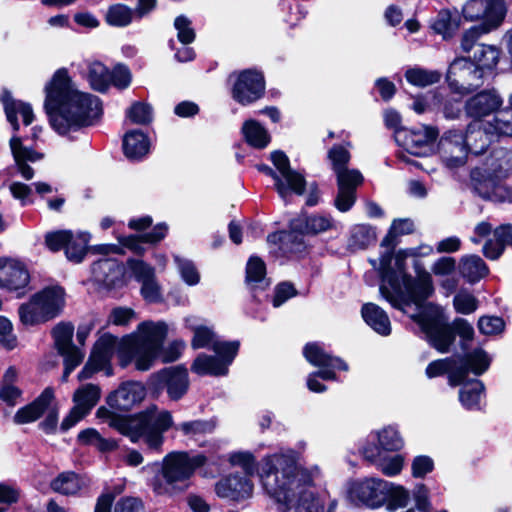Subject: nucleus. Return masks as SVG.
Listing matches in <instances>:
<instances>
[{"label":"nucleus","mask_w":512,"mask_h":512,"mask_svg":"<svg viewBox=\"0 0 512 512\" xmlns=\"http://www.w3.org/2000/svg\"><path fill=\"white\" fill-rule=\"evenodd\" d=\"M10 149L21 176L26 180L32 179L34 171L28 163H35L41 160L43 154L24 146L21 138L17 136H13L10 139Z\"/></svg>","instance_id":"obj_29"},{"label":"nucleus","mask_w":512,"mask_h":512,"mask_svg":"<svg viewBox=\"0 0 512 512\" xmlns=\"http://www.w3.org/2000/svg\"><path fill=\"white\" fill-rule=\"evenodd\" d=\"M455 310L460 314H471L478 308V300L468 291H459L453 299Z\"/></svg>","instance_id":"obj_59"},{"label":"nucleus","mask_w":512,"mask_h":512,"mask_svg":"<svg viewBox=\"0 0 512 512\" xmlns=\"http://www.w3.org/2000/svg\"><path fill=\"white\" fill-rule=\"evenodd\" d=\"M361 454L387 477L397 476L401 473L404 467L405 458L403 455H383V452H379L377 449H372L371 444L369 443L362 446Z\"/></svg>","instance_id":"obj_26"},{"label":"nucleus","mask_w":512,"mask_h":512,"mask_svg":"<svg viewBox=\"0 0 512 512\" xmlns=\"http://www.w3.org/2000/svg\"><path fill=\"white\" fill-rule=\"evenodd\" d=\"M77 440L82 445H92L102 452L112 451L118 447L117 441L103 438L94 428L80 431Z\"/></svg>","instance_id":"obj_47"},{"label":"nucleus","mask_w":512,"mask_h":512,"mask_svg":"<svg viewBox=\"0 0 512 512\" xmlns=\"http://www.w3.org/2000/svg\"><path fill=\"white\" fill-rule=\"evenodd\" d=\"M439 130L434 126L423 125L419 129H401L395 133V139L410 155L426 156L433 152Z\"/></svg>","instance_id":"obj_18"},{"label":"nucleus","mask_w":512,"mask_h":512,"mask_svg":"<svg viewBox=\"0 0 512 512\" xmlns=\"http://www.w3.org/2000/svg\"><path fill=\"white\" fill-rule=\"evenodd\" d=\"M83 76L90 87L100 93L109 89V69L99 61H86Z\"/></svg>","instance_id":"obj_38"},{"label":"nucleus","mask_w":512,"mask_h":512,"mask_svg":"<svg viewBox=\"0 0 512 512\" xmlns=\"http://www.w3.org/2000/svg\"><path fill=\"white\" fill-rule=\"evenodd\" d=\"M463 135L468 153L476 155L483 153L494 139L492 130L488 128L486 122L481 120L471 122Z\"/></svg>","instance_id":"obj_30"},{"label":"nucleus","mask_w":512,"mask_h":512,"mask_svg":"<svg viewBox=\"0 0 512 512\" xmlns=\"http://www.w3.org/2000/svg\"><path fill=\"white\" fill-rule=\"evenodd\" d=\"M174 262L184 283L195 286L200 282V273L192 260L175 255Z\"/></svg>","instance_id":"obj_54"},{"label":"nucleus","mask_w":512,"mask_h":512,"mask_svg":"<svg viewBox=\"0 0 512 512\" xmlns=\"http://www.w3.org/2000/svg\"><path fill=\"white\" fill-rule=\"evenodd\" d=\"M135 17V9L121 3L111 5L105 16L106 22L114 27H126Z\"/></svg>","instance_id":"obj_48"},{"label":"nucleus","mask_w":512,"mask_h":512,"mask_svg":"<svg viewBox=\"0 0 512 512\" xmlns=\"http://www.w3.org/2000/svg\"><path fill=\"white\" fill-rule=\"evenodd\" d=\"M483 72L468 58H456L447 71L449 87L456 93L467 94L483 84Z\"/></svg>","instance_id":"obj_15"},{"label":"nucleus","mask_w":512,"mask_h":512,"mask_svg":"<svg viewBox=\"0 0 512 512\" xmlns=\"http://www.w3.org/2000/svg\"><path fill=\"white\" fill-rule=\"evenodd\" d=\"M126 116L134 124L145 125L152 121L153 110L149 104L136 102L127 110Z\"/></svg>","instance_id":"obj_57"},{"label":"nucleus","mask_w":512,"mask_h":512,"mask_svg":"<svg viewBox=\"0 0 512 512\" xmlns=\"http://www.w3.org/2000/svg\"><path fill=\"white\" fill-rule=\"evenodd\" d=\"M493 238L485 243L483 253L487 258L495 260L503 253L505 245L512 243V226L498 227L494 230Z\"/></svg>","instance_id":"obj_41"},{"label":"nucleus","mask_w":512,"mask_h":512,"mask_svg":"<svg viewBox=\"0 0 512 512\" xmlns=\"http://www.w3.org/2000/svg\"><path fill=\"white\" fill-rule=\"evenodd\" d=\"M185 327L193 332L191 346L194 349H200L211 346L213 349L215 332L213 326L209 325L204 319L197 316H187L184 318Z\"/></svg>","instance_id":"obj_31"},{"label":"nucleus","mask_w":512,"mask_h":512,"mask_svg":"<svg viewBox=\"0 0 512 512\" xmlns=\"http://www.w3.org/2000/svg\"><path fill=\"white\" fill-rule=\"evenodd\" d=\"M299 452L282 449L261 460L259 477L278 512H335L336 499L327 503L312 490V476L298 467Z\"/></svg>","instance_id":"obj_2"},{"label":"nucleus","mask_w":512,"mask_h":512,"mask_svg":"<svg viewBox=\"0 0 512 512\" xmlns=\"http://www.w3.org/2000/svg\"><path fill=\"white\" fill-rule=\"evenodd\" d=\"M217 422L215 419L208 420H192L180 423L176 429L186 436L195 437L212 433L216 428Z\"/></svg>","instance_id":"obj_52"},{"label":"nucleus","mask_w":512,"mask_h":512,"mask_svg":"<svg viewBox=\"0 0 512 512\" xmlns=\"http://www.w3.org/2000/svg\"><path fill=\"white\" fill-rule=\"evenodd\" d=\"M387 481L376 477L357 479L349 483L347 499L358 507L378 509L384 506Z\"/></svg>","instance_id":"obj_14"},{"label":"nucleus","mask_w":512,"mask_h":512,"mask_svg":"<svg viewBox=\"0 0 512 512\" xmlns=\"http://www.w3.org/2000/svg\"><path fill=\"white\" fill-rule=\"evenodd\" d=\"M1 100L4 106L7 120L10 122L15 131H17L19 128V124L17 122L18 115L22 117L23 123L25 125H30L32 123L34 114L30 104L13 99L8 92L3 93Z\"/></svg>","instance_id":"obj_34"},{"label":"nucleus","mask_w":512,"mask_h":512,"mask_svg":"<svg viewBox=\"0 0 512 512\" xmlns=\"http://www.w3.org/2000/svg\"><path fill=\"white\" fill-rule=\"evenodd\" d=\"M433 253L430 245L399 250L395 255L381 252L378 269L382 277L380 292L390 304L409 314L425 334L429 344L440 353L449 351L455 340L453 328L448 324L442 309L434 304H423L434 292L432 276L415 262L416 278L405 272L409 257H427Z\"/></svg>","instance_id":"obj_1"},{"label":"nucleus","mask_w":512,"mask_h":512,"mask_svg":"<svg viewBox=\"0 0 512 512\" xmlns=\"http://www.w3.org/2000/svg\"><path fill=\"white\" fill-rule=\"evenodd\" d=\"M242 133L246 142L254 148H265L270 142L269 133L256 120L245 121L242 126Z\"/></svg>","instance_id":"obj_44"},{"label":"nucleus","mask_w":512,"mask_h":512,"mask_svg":"<svg viewBox=\"0 0 512 512\" xmlns=\"http://www.w3.org/2000/svg\"><path fill=\"white\" fill-rule=\"evenodd\" d=\"M54 399V391L47 387L31 403L21 407L13 416V422L17 425L33 423L38 420L49 408Z\"/></svg>","instance_id":"obj_28"},{"label":"nucleus","mask_w":512,"mask_h":512,"mask_svg":"<svg viewBox=\"0 0 512 512\" xmlns=\"http://www.w3.org/2000/svg\"><path fill=\"white\" fill-rule=\"evenodd\" d=\"M91 235L85 231L72 232L71 239L66 242L65 254L69 261L80 263L86 253Z\"/></svg>","instance_id":"obj_42"},{"label":"nucleus","mask_w":512,"mask_h":512,"mask_svg":"<svg viewBox=\"0 0 512 512\" xmlns=\"http://www.w3.org/2000/svg\"><path fill=\"white\" fill-rule=\"evenodd\" d=\"M89 480L82 475L72 471H65L58 474L50 483L51 489L65 496H75L87 488Z\"/></svg>","instance_id":"obj_32"},{"label":"nucleus","mask_w":512,"mask_h":512,"mask_svg":"<svg viewBox=\"0 0 512 512\" xmlns=\"http://www.w3.org/2000/svg\"><path fill=\"white\" fill-rule=\"evenodd\" d=\"M327 157L337 179L335 206L339 211L347 212L356 201V189L363 183V175L357 169L347 168L351 154L346 146L333 145L328 150Z\"/></svg>","instance_id":"obj_9"},{"label":"nucleus","mask_w":512,"mask_h":512,"mask_svg":"<svg viewBox=\"0 0 512 512\" xmlns=\"http://www.w3.org/2000/svg\"><path fill=\"white\" fill-rule=\"evenodd\" d=\"M73 333L74 327L70 323H59L52 330L55 346L64 357V381L84 358V352L72 344Z\"/></svg>","instance_id":"obj_21"},{"label":"nucleus","mask_w":512,"mask_h":512,"mask_svg":"<svg viewBox=\"0 0 512 512\" xmlns=\"http://www.w3.org/2000/svg\"><path fill=\"white\" fill-rule=\"evenodd\" d=\"M501 105V99L495 92H482L468 100L467 113L475 118L490 114Z\"/></svg>","instance_id":"obj_36"},{"label":"nucleus","mask_w":512,"mask_h":512,"mask_svg":"<svg viewBox=\"0 0 512 512\" xmlns=\"http://www.w3.org/2000/svg\"><path fill=\"white\" fill-rule=\"evenodd\" d=\"M206 462L207 457L203 454L171 452L161 461V470L151 479L150 486L155 494L162 496L183 492L195 470Z\"/></svg>","instance_id":"obj_6"},{"label":"nucleus","mask_w":512,"mask_h":512,"mask_svg":"<svg viewBox=\"0 0 512 512\" xmlns=\"http://www.w3.org/2000/svg\"><path fill=\"white\" fill-rule=\"evenodd\" d=\"M273 165L278 170L279 176L288 186V196L291 192L301 195L304 193L306 181L299 172L291 169L289 158L282 151H274L270 154Z\"/></svg>","instance_id":"obj_27"},{"label":"nucleus","mask_w":512,"mask_h":512,"mask_svg":"<svg viewBox=\"0 0 512 512\" xmlns=\"http://www.w3.org/2000/svg\"><path fill=\"white\" fill-rule=\"evenodd\" d=\"M361 314L364 321L376 333L388 336L391 333V323L386 312L374 303H366L362 306Z\"/></svg>","instance_id":"obj_37"},{"label":"nucleus","mask_w":512,"mask_h":512,"mask_svg":"<svg viewBox=\"0 0 512 512\" xmlns=\"http://www.w3.org/2000/svg\"><path fill=\"white\" fill-rule=\"evenodd\" d=\"M159 379L172 401L183 398L190 386L188 370L182 365L163 369L159 372Z\"/></svg>","instance_id":"obj_24"},{"label":"nucleus","mask_w":512,"mask_h":512,"mask_svg":"<svg viewBox=\"0 0 512 512\" xmlns=\"http://www.w3.org/2000/svg\"><path fill=\"white\" fill-rule=\"evenodd\" d=\"M489 269L485 262L477 255H468L461 259L460 273L470 283L478 282L485 277Z\"/></svg>","instance_id":"obj_43"},{"label":"nucleus","mask_w":512,"mask_h":512,"mask_svg":"<svg viewBox=\"0 0 512 512\" xmlns=\"http://www.w3.org/2000/svg\"><path fill=\"white\" fill-rule=\"evenodd\" d=\"M232 98L243 106L259 100L265 92V80L261 72L247 69L231 76Z\"/></svg>","instance_id":"obj_17"},{"label":"nucleus","mask_w":512,"mask_h":512,"mask_svg":"<svg viewBox=\"0 0 512 512\" xmlns=\"http://www.w3.org/2000/svg\"><path fill=\"white\" fill-rule=\"evenodd\" d=\"M132 82V73L124 64H117L109 71V87L114 86L119 90L127 89Z\"/></svg>","instance_id":"obj_58"},{"label":"nucleus","mask_w":512,"mask_h":512,"mask_svg":"<svg viewBox=\"0 0 512 512\" xmlns=\"http://www.w3.org/2000/svg\"><path fill=\"white\" fill-rule=\"evenodd\" d=\"M414 229L413 222L409 219L394 220L387 235L381 242L383 252L393 253L398 241V236L410 234Z\"/></svg>","instance_id":"obj_46"},{"label":"nucleus","mask_w":512,"mask_h":512,"mask_svg":"<svg viewBox=\"0 0 512 512\" xmlns=\"http://www.w3.org/2000/svg\"><path fill=\"white\" fill-rule=\"evenodd\" d=\"M465 381V379L463 380ZM459 391V401L467 410H480L484 397V385L480 380L462 382Z\"/></svg>","instance_id":"obj_39"},{"label":"nucleus","mask_w":512,"mask_h":512,"mask_svg":"<svg viewBox=\"0 0 512 512\" xmlns=\"http://www.w3.org/2000/svg\"><path fill=\"white\" fill-rule=\"evenodd\" d=\"M229 462L233 466H239L246 476H252L256 471V461L252 453L248 451L233 452L229 455Z\"/></svg>","instance_id":"obj_60"},{"label":"nucleus","mask_w":512,"mask_h":512,"mask_svg":"<svg viewBox=\"0 0 512 512\" xmlns=\"http://www.w3.org/2000/svg\"><path fill=\"white\" fill-rule=\"evenodd\" d=\"M459 24L453 19L452 13L448 9H442L431 24L433 31L443 37L449 39L458 29Z\"/></svg>","instance_id":"obj_50"},{"label":"nucleus","mask_w":512,"mask_h":512,"mask_svg":"<svg viewBox=\"0 0 512 512\" xmlns=\"http://www.w3.org/2000/svg\"><path fill=\"white\" fill-rule=\"evenodd\" d=\"M27 265L16 258L0 257V289L16 292L18 296L26 293L30 283Z\"/></svg>","instance_id":"obj_20"},{"label":"nucleus","mask_w":512,"mask_h":512,"mask_svg":"<svg viewBox=\"0 0 512 512\" xmlns=\"http://www.w3.org/2000/svg\"><path fill=\"white\" fill-rule=\"evenodd\" d=\"M214 355L199 354L191 365V371L198 375L224 376L235 359L239 342H216L213 345Z\"/></svg>","instance_id":"obj_13"},{"label":"nucleus","mask_w":512,"mask_h":512,"mask_svg":"<svg viewBox=\"0 0 512 512\" xmlns=\"http://www.w3.org/2000/svg\"><path fill=\"white\" fill-rule=\"evenodd\" d=\"M167 226L164 223L157 224L154 228L143 235H129L119 237V245L101 244L91 248L95 254L102 255L103 258L93 263L91 268L92 278L98 284L106 288L120 286L124 279V267L116 259L109 257L114 254H123V248L136 254L144 253V243L156 244L165 238Z\"/></svg>","instance_id":"obj_5"},{"label":"nucleus","mask_w":512,"mask_h":512,"mask_svg":"<svg viewBox=\"0 0 512 512\" xmlns=\"http://www.w3.org/2000/svg\"><path fill=\"white\" fill-rule=\"evenodd\" d=\"M123 150L128 159L140 160L148 154L150 140L143 131L130 130L123 137Z\"/></svg>","instance_id":"obj_35"},{"label":"nucleus","mask_w":512,"mask_h":512,"mask_svg":"<svg viewBox=\"0 0 512 512\" xmlns=\"http://www.w3.org/2000/svg\"><path fill=\"white\" fill-rule=\"evenodd\" d=\"M215 492L220 498L238 502L252 496L253 483L247 476L230 474L216 483Z\"/></svg>","instance_id":"obj_23"},{"label":"nucleus","mask_w":512,"mask_h":512,"mask_svg":"<svg viewBox=\"0 0 512 512\" xmlns=\"http://www.w3.org/2000/svg\"><path fill=\"white\" fill-rule=\"evenodd\" d=\"M405 78L413 86L426 87L438 83L441 79V73L436 70L413 67L406 70Z\"/></svg>","instance_id":"obj_49"},{"label":"nucleus","mask_w":512,"mask_h":512,"mask_svg":"<svg viewBox=\"0 0 512 512\" xmlns=\"http://www.w3.org/2000/svg\"><path fill=\"white\" fill-rule=\"evenodd\" d=\"M123 347V337L119 339L108 333L103 334L96 341L89 360L78 374V378L80 380L88 379L98 371H104L106 376H112L113 368L111 367V359L115 353L118 354L123 367L133 362L132 353L130 351L122 353Z\"/></svg>","instance_id":"obj_11"},{"label":"nucleus","mask_w":512,"mask_h":512,"mask_svg":"<svg viewBox=\"0 0 512 512\" xmlns=\"http://www.w3.org/2000/svg\"><path fill=\"white\" fill-rule=\"evenodd\" d=\"M491 359L482 349H475L462 359L446 358L432 361L426 368L428 378H434L444 373L449 374L451 386L460 385L469 372L475 375L483 374L490 366Z\"/></svg>","instance_id":"obj_10"},{"label":"nucleus","mask_w":512,"mask_h":512,"mask_svg":"<svg viewBox=\"0 0 512 512\" xmlns=\"http://www.w3.org/2000/svg\"><path fill=\"white\" fill-rule=\"evenodd\" d=\"M144 397V386L139 382L128 381L108 395L107 403L110 407L118 410H129L141 402Z\"/></svg>","instance_id":"obj_25"},{"label":"nucleus","mask_w":512,"mask_h":512,"mask_svg":"<svg viewBox=\"0 0 512 512\" xmlns=\"http://www.w3.org/2000/svg\"><path fill=\"white\" fill-rule=\"evenodd\" d=\"M64 306V289L58 285L47 286L19 305V320L25 327L38 326L58 317Z\"/></svg>","instance_id":"obj_8"},{"label":"nucleus","mask_w":512,"mask_h":512,"mask_svg":"<svg viewBox=\"0 0 512 512\" xmlns=\"http://www.w3.org/2000/svg\"><path fill=\"white\" fill-rule=\"evenodd\" d=\"M376 239L374 229L369 225H355L351 230L349 246L353 249H364Z\"/></svg>","instance_id":"obj_53"},{"label":"nucleus","mask_w":512,"mask_h":512,"mask_svg":"<svg viewBox=\"0 0 512 512\" xmlns=\"http://www.w3.org/2000/svg\"><path fill=\"white\" fill-rule=\"evenodd\" d=\"M441 159L448 168H457L465 164L468 150L464 135L457 130L447 131L439 141Z\"/></svg>","instance_id":"obj_22"},{"label":"nucleus","mask_w":512,"mask_h":512,"mask_svg":"<svg viewBox=\"0 0 512 512\" xmlns=\"http://www.w3.org/2000/svg\"><path fill=\"white\" fill-rule=\"evenodd\" d=\"M269 243H280L285 251L290 253H301L304 250V243L301 235L294 232H278L270 234L267 238Z\"/></svg>","instance_id":"obj_51"},{"label":"nucleus","mask_w":512,"mask_h":512,"mask_svg":"<svg viewBox=\"0 0 512 512\" xmlns=\"http://www.w3.org/2000/svg\"><path fill=\"white\" fill-rule=\"evenodd\" d=\"M434 469V461L430 456L418 455L411 463V474L414 478H424Z\"/></svg>","instance_id":"obj_64"},{"label":"nucleus","mask_w":512,"mask_h":512,"mask_svg":"<svg viewBox=\"0 0 512 512\" xmlns=\"http://www.w3.org/2000/svg\"><path fill=\"white\" fill-rule=\"evenodd\" d=\"M101 397V389L95 384L81 385L73 395L74 406L63 419L60 429L63 432L74 427L79 421L87 416L90 411L97 405Z\"/></svg>","instance_id":"obj_19"},{"label":"nucleus","mask_w":512,"mask_h":512,"mask_svg":"<svg viewBox=\"0 0 512 512\" xmlns=\"http://www.w3.org/2000/svg\"><path fill=\"white\" fill-rule=\"evenodd\" d=\"M97 418L104 420L132 443L143 441L151 451L160 452L164 443V433L174 425L170 411L152 405L132 416L117 415L105 407L96 411Z\"/></svg>","instance_id":"obj_4"},{"label":"nucleus","mask_w":512,"mask_h":512,"mask_svg":"<svg viewBox=\"0 0 512 512\" xmlns=\"http://www.w3.org/2000/svg\"><path fill=\"white\" fill-rule=\"evenodd\" d=\"M303 353L309 363L319 367L318 372L309 374L307 378V387L312 392L322 393L326 391V386L318 381V377L323 380H336L335 370L348 371L349 369L344 360L326 353L318 343L307 344Z\"/></svg>","instance_id":"obj_12"},{"label":"nucleus","mask_w":512,"mask_h":512,"mask_svg":"<svg viewBox=\"0 0 512 512\" xmlns=\"http://www.w3.org/2000/svg\"><path fill=\"white\" fill-rule=\"evenodd\" d=\"M462 15L467 21L482 20L479 26L493 31L502 24L505 18V1L468 0L462 8Z\"/></svg>","instance_id":"obj_16"},{"label":"nucleus","mask_w":512,"mask_h":512,"mask_svg":"<svg viewBox=\"0 0 512 512\" xmlns=\"http://www.w3.org/2000/svg\"><path fill=\"white\" fill-rule=\"evenodd\" d=\"M174 27L177 31V38L183 45L191 44L195 40V30L192 27V22L184 15L176 17L174 20Z\"/></svg>","instance_id":"obj_61"},{"label":"nucleus","mask_w":512,"mask_h":512,"mask_svg":"<svg viewBox=\"0 0 512 512\" xmlns=\"http://www.w3.org/2000/svg\"><path fill=\"white\" fill-rule=\"evenodd\" d=\"M487 125L494 138L498 135L512 136V110L497 112L493 122H487Z\"/></svg>","instance_id":"obj_56"},{"label":"nucleus","mask_w":512,"mask_h":512,"mask_svg":"<svg viewBox=\"0 0 512 512\" xmlns=\"http://www.w3.org/2000/svg\"><path fill=\"white\" fill-rule=\"evenodd\" d=\"M505 323L497 316H482L478 320L479 331L484 335H497L504 330Z\"/></svg>","instance_id":"obj_63"},{"label":"nucleus","mask_w":512,"mask_h":512,"mask_svg":"<svg viewBox=\"0 0 512 512\" xmlns=\"http://www.w3.org/2000/svg\"><path fill=\"white\" fill-rule=\"evenodd\" d=\"M265 263L256 256L250 257L246 267V281L252 287L259 286L265 281Z\"/></svg>","instance_id":"obj_55"},{"label":"nucleus","mask_w":512,"mask_h":512,"mask_svg":"<svg viewBox=\"0 0 512 512\" xmlns=\"http://www.w3.org/2000/svg\"><path fill=\"white\" fill-rule=\"evenodd\" d=\"M500 49L494 45H478L473 54V63L483 75L490 74L497 67L500 60Z\"/></svg>","instance_id":"obj_40"},{"label":"nucleus","mask_w":512,"mask_h":512,"mask_svg":"<svg viewBox=\"0 0 512 512\" xmlns=\"http://www.w3.org/2000/svg\"><path fill=\"white\" fill-rule=\"evenodd\" d=\"M168 333L169 326L165 321H143L135 331L123 337L122 353L130 351L135 369L148 371L158 359Z\"/></svg>","instance_id":"obj_7"},{"label":"nucleus","mask_w":512,"mask_h":512,"mask_svg":"<svg viewBox=\"0 0 512 512\" xmlns=\"http://www.w3.org/2000/svg\"><path fill=\"white\" fill-rule=\"evenodd\" d=\"M45 109L60 135L93 125L102 115L97 96L80 91L65 68L58 69L45 86Z\"/></svg>","instance_id":"obj_3"},{"label":"nucleus","mask_w":512,"mask_h":512,"mask_svg":"<svg viewBox=\"0 0 512 512\" xmlns=\"http://www.w3.org/2000/svg\"><path fill=\"white\" fill-rule=\"evenodd\" d=\"M385 488L384 505H386L388 511L393 512L407 506L410 500V493L407 489L389 481H387Z\"/></svg>","instance_id":"obj_45"},{"label":"nucleus","mask_w":512,"mask_h":512,"mask_svg":"<svg viewBox=\"0 0 512 512\" xmlns=\"http://www.w3.org/2000/svg\"><path fill=\"white\" fill-rule=\"evenodd\" d=\"M127 266L133 277L139 282H144L155 276L154 268L140 259H129Z\"/></svg>","instance_id":"obj_62"},{"label":"nucleus","mask_w":512,"mask_h":512,"mask_svg":"<svg viewBox=\"0 0 512 512\" xmlns=\"http://www.w3.org/2000/svg\"><path fill=\"white\" fill-rule=\"evenodd\" d=\"M373 440L377 441L372 449L379 452H398L404 447V439L396 425H387L381 429L375 430L370 434Z\"/></svg>","instance_id":"obj_33"}]
</instances>
